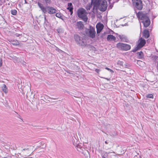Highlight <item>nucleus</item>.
<instances>
[{
    "mask_svg": "<svg viewBox=\"0 0 158 158\" xmlns=\"http://www.w3.org/2000/svg\"><path fill=\"white\" fill-rule=\"evenodd\" d=\"M143 35L145 38L146 39L148 38L149 36V31L147 30H144L143 33Z\"/></svg>",
    "mask_w": 158,
    "mask_h": 158,
    "instance_id": "12",
    "label": "nucleus"
},
{
    "mask_svg": "<svg viewBox=\"0 0 158 158\" xmlns=\"http://www.w3.org/2000/svg\"><path fill=\"white\" fill-rule=\"evenodd\" d=\"M17 13V11L15 10H12L11 11V14L13 15H15Z\"/></svg>",
    "mask_w": 158,
    "mask_h": 158,
    "instance_id": "21",
    "label": "nucleus"
},
{
    "mask_svg": "<svg viewBox=\"0 0 158 158\" xmlns=\"http://www.w3.org/2000/svg\"><path fill=\"white\" fill-rule=\"evenodd\" d=\"M15 35L16 36L18 37L20 35L19 34H16Z\"/></svg>",
    "mask_w": 158,
    "mask_h": 158,
    "instance_id": "31",
    "label": "nucleus"
},
{
    "mask_svg": "<svg viewBox=\"0 0 158 158\" xmlns=\"http://www.w3.org/2000/svg\"><path fill=\"white\" fill-rule=\"evenodd\" d=\"M76 26L79 30H82L83 29L84 25L81 21H79L77 22Z\"/></svg>",
    "mask_w": 158,
    "mask_h": 158,
    "instance_id": "10",
    "label": "nucleus"
},
{
    "mask_svg": "<svg viewBox=\"0 0 158 158\" xmlns=\"http://www.w3.org/2000/svg\"><path fill=\"white\" fill-rule=\"evenodd\" d=\"M28 150V149H23V150H24V151H25V150H26H26Z\"/></svg>",
    "mask_w": 158,
    "mask_h": 158,
    "instance_id": "34",
    "label": "nucleus"
},
{
    "mask_svg": "<svg viewBox=\"0 0 158 158\" xmlns=\"http://www.w3.org/2000/svg\"><path fill=\"white\" fill-rule=\"evenodd\" d=\"M60 51H62L61 50H60Z\"/></svg>",
    "mask_w": 158,
    "mask_h": 158,
    "instance_id": "41",
    "label": "nucleus"
},
{
    "mask_svg": "<svg viewBox=\"0 0 158 158\" xmlns=\"http://www.w3.org/2000/svg\"><path fill=\"white\" fill-rule=\"evenodd\" d=\"M103 27L104 26L102 24H97L96 26L97 33H100L103 29Z\"/></svg>",
    "mask_w": 158,
    "mask_h": 158,
    "instance_id": "9",
    "label": "nucleus"
},
{
    "mask_svg": "<svg viewBox=\"0 0 158 158\" xmlns=\"http://www.w3.org/2000/svg\"><path fill=\"white\" fill-rule=\"evenodd\" d=\"M74 39L76 42L79 44H80V37L77 35H74Z\"/></svg>",
    "mask_w": 158,
    "mask_h": 158,
    "instance_id": "15",
    "label": "nucleus"
},
{
    "mask_svg": "<svg viewBox=\"0 0 158 158\" xmlns=\"http://www.w3.org/2000/svg\"><path fill=\"white\" fill-rule=\"evenodd\" d=\"M37 4L41 10L44 14L48 13L49 14H53L56 12L57 10L56 9L52 7L49 6L44 7L42 4L39 2H38Z\"/></svg>",
    "mask_w": 158,
    "mask_h": 158,
    "instance_id": "3",
    "label": "nucleus"
},
{
    "mask_svg": "<svg viewBox=\"0 0 158 158\" xmlns=\"http://www.w3.org/2000/svg\"><path fill=\"white\" fill-rule=\"evenodd\" d=\"M119 37L120 39L122 40H125L126 39V37L123 35H119Z\"/></svg>",
    "mask_w": 158,
    "mask_h": 158,
    "instance_id": "23",
    "label": "nucleus"
},
{
    "mask_svg": "<svg viewBox=\"0 0 158 158\" xmlns=\"http://www.w3.org/2000/svg\"><path fill=\"white\" fill-rule=\"evenodd\" d=\"M85 32L87 35L92 38H94L95 36V28L91 26H89V29H86Z\"/></svg>",
    "mask_w": 158,
    "mask_h": 158,
    "instance_id": "5",
    "label": "nucleus"
},
{
    "mask_svg": "<svg viewBox=\"0 0 158 158\" xmlns=\"http://www.w3.org/2000/svg\"><path fill=\"white\" fill-rule=\"evenodd\" d=\"M138 44L137 46L132 51L133 52H135L137 50L140 49L143 47L146 44V41L143 38H140L138 41Z\"/></svg>",
    "mask_w": 158,
    "mask_h": 158,
    "instance_id": "7",
    "label": "nucleus"
},
{
    "mask_svg": "<svg viewBox=\"0 0 158 158\" xmlns=\"http://www.w3.org/2000/svg\"><path fill=\"white\" fill-rule=\"evenodd\" d=\"M133 6L139 10L143 8L142 2L141 0H132Z\"/></svg>",
    "mask_w": 158,
    "mask_h": 158,
    "instance_id": "8",
    "label": "nucleus"
},
{
    "mask_svg": "<svg viewBox=\"0 0 158 158\" xmlns=\"http://www.w3.org/2000/svg\"><path fill=\"white\" fill-rule=\"evenodd\" d=\"M95 71L97 73H98L100 71V70L99 69H95Z\"/></svg>",
    "mask_w": 158,
    "mask_h": 158,
    "instance_id": "28",
    "label": "nucleus"
},
{
    "mask_svg": "<svg viewBox=\"0 0 158 158\" xmlns=\"http://www.w3.org/2000/svg\"><path fill=\"white\" fill-rule=\"evenodd\" d=\"M44 1L47 5L51 3V0H44Z\"/></svg>",
    "mask_w": 158,
    "mask_h": 158,
    "instance_id": "26",
    "label": "nucleus"
},
{
    "mask_svg": "<svg viewBox=\"0 0 158 158\" xmlns=\"http://www.w3.org/2000/svg\"><path fill=\"white\" fill-rule=\"evenodd\" d=\"M137 54L139 56V57L140 58H142L143 57V53L141 51L138 52Z\"/></svg>",
    "mask_w": 158,
    "mask_h": 158,
    "instance_id": "19",
    "label": "nucleus"
},
{
    "mask_svg": "<svg viewBox=\"0 0 158 158\" xmlns=\"http://www.w3.org/2000/svg\"><path fill=\"white\" fill-rule=\"evenodd\" d=\"M2 65V60L1 59H0V67H1Z\"/></svg>",
    "mask_w": 158,
    "mask_h": 158,
    "instance_id": "29",
    "label": "nucleus"
},
{
    "mask_svg": "<svg viewBox=\"0 0 158 158\" xmlns=\"http://www.w3.org/2000/svg\"><path fill=\"white\" fill-rule=\"evenodd\" d=\"M123 61L120 60H118L117 62V64L123 66Z\"/></svg>",
    "mask_w": 158,
    "mask_h": 158,
    "instance_id": "22",
    "label": "nucleus"
},
{
    "mask_svg": "<svg viewBox=\"0 0 158 158\" xmlns=\"http://www.w3.org/2000/svg\"><path fill=\"white\" fill-rule=\"evenodd\" d=\"M56 16L57 17H58V18H60V19H62V17L63 15H62L61 13H56Z\"/></svg>",
    "mask_w": 158,
    "mask_h": 158,
    "instance_id": "18",
    "label": "nucleus"
},
{
    "mask_svg": "<svg viewBox=\"0 0 158 158\" xmlns=\"http://www.w3.org/2000/svg\"><path fill=\"white\" fill-rule=\"evenodd\" d=\"M92 4H89L88 5H87L86 6L85 8L87 10H89L90 9V8L92 7Z\"/></svg>",
    "mask_w": 158,
    "mask_h": 158,
    "instance_id": "20",
    "label": "nucleus"
},
{
    "mask_svg": "<svg viewBox=\"0 0 158 158\" xmlns=\"http://www.w3.org/2000/svg\"><path fill=\"white\" fill-rule=\"evenodd\" d=\"M44 19H45V21L46 20V16L45 15V16H44Z\"/></svg>",
    "mask_w": 158,
    "mask_h": 158,
    "instance_id": "35",
    "label": "nucleus"
},
{
    "mask_svg": "<svg viewBox=\"0 0 158 158\" xmlns=\"http://www.w3.org/2000/svg\"><path fill=\"white\" fill-rule=\"evenodd\" d=\"M110 135L112 136H114L116 135V134L115 133L114 135L113 134H110Z\"/></svg>",
    "mask_w": 158,
    "mask_h": 158,
    "instance_id": "30",
    "label": "nucleus"
},
{
    "mask_svg": "<svg viewBox=\"0 0 158 158\" xmlns=\"http://www.w3.org/2000/svg\"><path fill=\"white\" fill-rule=\"evenodd\" d=\"M105 144H108V143H109V142H108V141H105Z\"/></svg>",
    "mask_w": 158,
    "mask_h": 158,
    "instance_id": "32",
    "label": "nucleus"
},
{
    "mask_svg": "<svg viewBox=\"0 0 158 158\" xmlns=\"http://www.w3.org/2000/svg\"><path fill=\"white\" fill-rule=\"evenodd\" d=\"M1 89L5 94H7L8 90L6 85L5 84H3L1 87Z\"/></svg>",
    "mask_w": 158,
    "mask_h": 158,
    "instance_id": "14",
    "label": "nucleus"
},
{
    "mask_svg": "<svg viewBox=\"0 0 158 158\" xmlns=\"http://www.w3.org/2000/svg\"><path fill=\"white\" fill-rule=\"evenodd\" d=\"M112 154H115V152H105V155L106 154V155L108 156L109 155V154H110V156H115L114 155H112Z\"/></svg>",
    "mask_w": 158,
    "mask_h": 158,
    "instance_id": "17",
    "label": "nucleus"
},
{
    "mask_svg": "<svg viewBox=\"0 0 158 158\" xmlns=\"http://www.w3.org/2000/svg\"><path fill=\"white\" fill-rule=\"evenodd\" d=\"M17 58L16 57H14V59H17Z\"/></svg>",
    "mask_w": 158,
    "mask_h": 158,
    "instance_id": "39",
    "label": "nucleus"
},
{
    "mask_svg": "<svg viewBox=\"0 0 158 158\" xmlns=\"http://www.w3.org/2000/svg\"><path fill=\"white\" fill-rule=\"evenodd\" d=\"M137 16L139 20L143 24L144 27H147L149 25L150 21L147 13L139 11L137 14Z\"/></svg>",
    "mask_w": 158,
    "mask_h": 158,
    "instance_id": "1",
    "label": "nucleus"
},
{
    "mask_svg": "<svg viewBox=\"0 0 158 158\" xmlns=\"http://www.w3.org/2000/svg\"><path fill=\"white\" fill-rule=\"evenodd\" d=\"M112 7H110V6L109 7V8L111 9Z\"/></svg>",
    "mask_w": 158,
    "mask_h": 158,
    "instance_id": "38",
    "label": "nucleus"
},
{
    "mask_svg": "<svg viewBox=\"0 0 158 158\" xmlns=\"http://www.w3.org/2000/svg\"><path fill=\"white\" fill-rule=\"evenodd\" d=\"M125 67H129V66H127V64L125 65Z\"/></svg>",
    "mask_w": 158,
    "mask_h": 158,
    "instance_id": "33",
    "label": "nucleus"
},
{
    "mask_svg": "<svg viewBox=\"0 0 158 158\" xmlns=\"http://www.w3.org/2000/svg\"><path fill=\"white\" fill-rule=\"evenodd\" d=\"M137 63L138 64H141L142 65H143L144 64V63L141 61L138 60V61H137Z\"/></svg>",
    "mask_w": 158,
    "mask_h": 158,
    "instance_id": "25",
    "label": "nucleus"
},
{
    "mask_svg": "<svg viewBox=\"0 0 158 158\" xmlns=\"http://www.w3.org/2000/svg\"><path fill=\"white\" fill-rule=\"evenodd\" d=\"M117 47L119 49L124 51H127L131 49L130 45L126 44L119 43L117 44Z\"/></svg>",
    "mask_w": 158,
    "mask_h": 158,
    "instance_id": "6",
    "label": "nucleus"
},
{
    "mask_svg": "<svg viewBox=\"0 0 158 158\" xmlns=\"http://www.w3.org/2000/svg\"><path fill=\"white\" fill-rule=\"evenodd\" d=\"M105 79H106L108 80H109V79H108V78H105Z\"/></svg>",
    "mask_w": 158,
    "mask_h": 158,
    "instance_id": "37",
    "label": "nucleus"
},
{
    "mask_svg": "<svg viewBox=\"0 0 158 158\" xmlns=\"http://www.w3.org/2000/svg\"><path fill=\"white\" fill-rule=\"evenodd\" d=\"M27 158H33L31 157H27Z\"/></svg>",
    "mask_w": 158,
    "mask_h": 158,
    "instance_id": "40",
    "label": "nucleus"
},
{
    "mask_svg": "<svg viewBox=\"0 0 158 158\" xmlns=\"http://www.w3.org/2000/svg\"><path fill=\"white\" fill-rule=\"evenodd\" d=\"M10 42L13 45H17L19 44V41L17 40H11Z\"/></svg>",
    "mask_w": 158,
    "mask_h": 158,
    "instance_id": "16",
    "label": "nucleus"
},
{
    "mask_svg": "<svg viewBox=\"0 0 158 158\" xmlns=\"http://www.w3.org/2000/svg\"><path fill=\"white\" fill-rule=\"evenodd\" d=\"M91 2L97 5L101 11H105L107 8V3L105 0H92Z\"/></svg>",
    "mask_w": 158,
    "mask_h": 158,
    "instance_id": "2",
    "label": "nucleus"
},
{
    "mask_svg": "<svg viewBox=\"0 0 158 158\" xmlns=\"http://www.w3.org/2000/svg\"><path fill=\"white\" fill-rule=\"evenodd\" d=\"M147 98H153V95L152 94H149L147 95Z\"/></svg>",
    "mask_w": 158,
    "mask_h": 158,
    "instance_id": "24",
    "label": "nucleus"
},
{
    "mask_svg": "<svg viewBox=\"0 0 158 158\" xmlns=\"http://www.w3.org/2000/svg\"><path fill=\"white\" fill-rule=\"evenodd\" d=\"M72 4L71 3H68V7L67 8V9L71 12V14L73 13V8L72 7Z\"/></svg>",
    "mask_w": 158,
    "mask_h": 158,
    "instance_id": "13",
    "label": "nucleus"
},
{
    "mask_svg": "<svg viewBox=\"0 0 158 158\" xmlns=\"http://www.w3.org/2000/svg\"><path fill=\"white\" fill-rule=\"evenodd\" d=\"M1 0H0V1H1Z\"/></svg>",
    "mask_w": 158,
    "mask_h": 158,
    "instance_id": "42",
    "label": "nucleus"
},
{
    "mask_svg": "<svg viewBox=\"0 0 158 158\" xmlns=\"http://www.w3.org/2000/svg\"><path fill=\"white\" fill-rule=\"evenodd\" d=\"M107 40L108 41H115L116 40L115 37L112 35H108Z\"/></svg>",
    "mask_w": 158,
    "mask_h": 158,
    "instance_id": "11",
    "label": "nucleus"
},
{
    "mask_svg": "<svg viewBox=\"0 0 158 158\" xmlns=\"http://www.w3.org/2000/svg\"><path fill=\"white\" fill-rule=\"evenodd\" d=\"M102 158H106L105 156H102Z\"/></svg>",
    "mask_w": 158,
    "mask_h": 158,
    "instance_id": "36",
    "label": "nucleus"
},
{
    "mask_svg": "<svg viewBox=\"0 0 158 158\" xmlns=\"http://www.w3.org/2000/svg\"><path fill=\"white\" fill-rule=\"evenodd\" d=\"M105 69L109 71L110 72H111V73H113L114 72V71L113 70H111V69L107 68V67H106L105 68Z\"/></svg>",
    "mask_w": 158,
    "mask_h": 158,
    "instance_id": "27",
    "label": "nucleus"
},
{
    "mask_svg": "<svg viewBox=\"0 0 158 158\" xmlns=\"http://www.w3.org/2000/svg\"><path fill=\"white\" fill-rule=\"evenodd\" d=\"M77 15L78 17L82 19L84 22L87 21L88 18L87 13L84 9L81 8L78 10L77 11Z\"/></svg>",
    "mask_w": 158,
    "mask_h": 158,
    "instance_id": "4",
    "label": "nucleus"
}]
</instances>
